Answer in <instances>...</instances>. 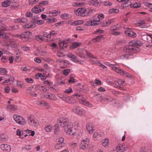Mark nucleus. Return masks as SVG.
<instances>
[{"mask_svg":"<svg viewBox=\"0 0 152 152\" xmlns=\"http://www.w3.org/2000/svg\"><path fill=\"white\" fill-rule=\"evenodd\" d=\"M67 56L70 58H72L73 61L74 62L77 61V57L74 55L72 54H69L67 55Z\"/></svg>","mask_w":152,"mask_h":152,"instance_id":"58836bf2","label":"nucleus"},{"mask_svg":"<svg viewBox=\"0 0 152 152\" xmlns=\"http://www.w3.org/2000/svg\"><path fill=\"white\" fill-rule=\"evenodd\" d=\"M121 28V26L119 24H117L116 26L112 27L110 28V33L113 35L117 36L119 35L120 33L116 31V30H118Z\"/></svg>","mask_w":152,"mask_h":152,"instance_id":"9d476101","label":"nucleus"},{"mask_svg":"<svg viewBox=\"0 0 152 152\" xmlns=\"http://www.w3.org/2000/svg\"><path fill=\"white\" fill-rule=\"evenodd\" d=\"M70 69H65L63 71V73L64 75H67L70 72Z\"/></svg>","mask_w":152,"mask_h":152,"instance_id":"e2e57ef3","label":"nucleus"},{"mask_svg":"<svg viewBox=\"0 0 152 152\" xmlns=\"http://www.w3.org/2000/svg\"><path fill=\"white\" fill-rule=\"evenodd\" d=\"M21 48L24 51H27V50H29L30 49L29 47L25 46H22L21 47Z\"/></svg>","mask_w":152,"mask_h":152,"instance_id":"338daca9","label":"nucleus"},{"mask_svg":"<svg viewBox=\"0 0 152 152\" xmlns=\"http://www.w3.org/2000/svg\"><path fill=\"white\" fill-rule=\"evenodd\" d=\"M124 150V147H123V146L121 145H120L117 147L116 149V150L117 152H123Z\"/></svg>","mask_w":152,"mask_h":152,"instance_id":"e433bc0d","label":"nucleus"},{"mask_svg":"<svg viewBox=\"0 0 152 152\" xmlns=\"http://www.w3.org/2000/svg\"><path fill=\"white\" fill-rule=\"evenodd\" d=\"M73 92V91L72 88L70 87L68 89L66 90L64 92L65 93L67 94H70L72 93Z\"/></svg>","mask_w":152,"mask_h":152,"instance_id":"680f3d73","label":"nucleus"},{"mask_svg":"<svg viewBox=\"0 0 152 152\" xmlns=\"http://www.w3.org/2000/svg\"><path fill=\"white\" fill-rule=\"evenodd\" d=\"M68 41H63L59 43L60 46L62 48H66L68 45L67 42Z\"/></svg>","mask_w":152,"mask_h":152,"instance_id":"2f4dec72","label":"nucleus"},{"mask_svg":"<svg viewBox=\"0 0 152 152\" xmlns=\"http://www.w3.org/2000/svg\"><path fill=\"white\" fill-rule=\"evenodd\" d=\"M0 37H2L4 38V40L6 42V44L4 45H5L8 46L10 45L12 47H13L16 44V42L15 41H10L8 38L7 36V34L5 33H2L1 32H0Z\"/></svg>","mask_w":152,"mask_h":152,"instance_id":"39448f33","label":"nucleus"},{"mask_svg":"<svg viewBox=\"0 0 152 152\" xmlns=\"http://www.w3.org/2000/svg\"><path fill=\"white\" fill-rule=\"evenodd\" d=\"M105 64L108 66H110L111 68L116 72H117V70H118L119 68L118 66H116V65H115V66L114 64H110L108 62H106Z\"/></svg>","mask_w":152,"mask_h":152,"instance_id":"c85d7f7f","label":"nucleus"},{"mask_svg":"<svg viewBox=\"0 0 152 152\" xmlns=\"http://www.w3.org/2000/svg\"><path fill=\"white\" fill-rule=\"evenodd\" d=\"M0 148L4 152H10L11 149L10 145L7 144H2L0 145Z\"/></svg>","mask_w":152,"mask_h":152,"instance_id":"2eb2a0df","label":"nucleus"},{"mask_svg":"<svg viewBox=\"0 0 152 152\" xmlns=\"http://www.w3.org/2000/svg\"><path fill=\"white\" fill-rule=\"evenodd\" d=\"M72 17L71 15L66 13L62 14L60 16V18L62 19H69L71 18Z\"/></svg>","mask_w":152,"mask_h":152,"instance_id":"c756f323","label":"nucleus"},{"mask_svg":"<svg viewBox=\"0 0 152 152\" xmlns=\"http://www.w3.org/2000/svg\"><path fill=\"white\" fill-rule=\"evenodd\" d=\"M66 127L67 128L66 133L69 134H71L72 133L73 124L72 122L69 123L68 124V125Z\"/></svg>","mask_w":152,"mask_h":152,"instance_id":"5701e85b","label":"nucleus"},{"mask_svg":"<svg viewBox=\"0 0 152 152\" xmlns=\"http://www.w3.org/2000/svg\"><path fill=\"white\" fill-rule=\"evenodd\" d=\"M125 33L129 37H134L136 36V33L131 31L129 28L127 29V30L125 31Z\"/></svg>","mask_w":152,"mask_h":152,"instance_id":"6ab92c4d","label":"nucleus"},{"mask_svg":"<svg viewBox=\"0 0 152 152\" xmlns=\"http://www.w3.org/2000/svg\"><path fill=\"white\" fill-rule=\"evenodd\" d=\"M7 69L5 68H0V73L2 75H5L7 73Z\"/></svg>","mask_w":152,"mask_h":152,"instance_id":"c9c22d12","label":"nucleus"},{"mask_svg":"<svg viewBox=\"0 0 152 152\" xmlns=\"http://www.w3.org/2000/svg\"><path fill=\"white\" fill-rule=\"evenodd\" d=\"M117 83L119 85H121L122 86H124L125 85L124 84L125 81L124 80L119 79L118 80Z\"/></svg>","mask_w":152,"mask_h":152,"instance_id":"052dcab7","label":"nucleus"},{"mask_svg":"<svg viewBox=\"0 0 152 152\" xmlns=\"http://www.w3.org/2000/svg\"><path fill=\"white\" fill-rule=\"evenodd\" d=\"M53 126L51 125H49L46 126L45 128V130L47 132H50L52 129Z\"/></svg>","mask_w":152,"mask_h":152,"instance_id":"79ce46f5","label":"nucleus"},{"mask_svg":"<svg viewBox=\"0 0 152 152\" xmlns=\"http://www.w3.org/2000/svg\"><path fill=\"white\" fill-rule=\"evenodd\" d=\"M14 80V79L13 77L10 76L8 79L2 82L1 84L6 85H10L13 83Z\"/></svg>","mask_w":152,"mask_h":152,"instance_id":"dca6fc26","label":"nucleus"},{"mask_svg":"<svg viewBox=\"0 0 152 152\" xmlns=\"http://www.w3.org/2000/svg\"><path fill=\"white\" fill-rule=\"evenodd\" d=\"M27 133L29 134V135H31L33 136L35 135V132L34 131L32 130H30L28 129H27L25 130Z\"/></svg>","mask_w":152,"mask_h":152,"instance_id":"a18cd8bd","label":"nucleus"},{"mask_svg":"<svg viewBox=\"0 0 152 152\" xmlns=\"http://www.w3.org/2000/svg\"><path fill=\"white\" fill-rule=\"evenodd\" d=\"M35 89L36 88H32L29 90V92L32 97H36L37 96L38 92L37 90L36 91Z\"/></svg>","mask_w":152,"mask_h":152,"instance_id":"b1692460","label":"nucleus"},{"mask_svg":"<svg viewBox=\"0 0 152 152\" xmlns=\"http://www.w3.org/2000/svg\"><path fill=\"white\" fill-rule=\"evenodd\" d=\"M118 12V10L116 9H112L109 10V13H116Z\"/></svg>","mask_w":152,"mask_h":152,"instance_id":"603ef678","label":"nucleus"},{"mask_svg":"<svg viewBox=\"0 0 152 152\" xmlns=\"http://www.w3.org/2000/svg\"><path fill=\"white\" fill-rule=\"evenodd\" d=\"M32 35L31 32L29 31L25 32L20 35H17L16 36L20 38L23 41H27L29 39V35L31 36Z\"/></svg>","mask_w":152,"mask_h":152,"instance_id":"6e6552de","label":"nucleus"},{"mask_svg":"<svg viewBox=\"0 0 152 152\" xmlns=\"http://www.w3.org/2000/svg\"><path fill=\"white\" fill-rule=\"evenodd\" d=\"M89 144V140L86 139L83 140L80 145V148L83 150L87 149L88 147Z\"/></svg>","mask_w":152,"mask_h":152,"instance_id":"9b49d317","label":"nucleus"},{"mask_svg":"<svg viewBox=\"0 0 152 152\" xmlns=\"http://www.w3.org/2000/svg\"><path fill=\"white\" fill-rule=\"evenodd\" d=\"M86 10L83 8H80L78 9L75 11L74 12L77 15L82 17L87 16Z\"/></svg>","mask_w":152,"mask_h":152,"instance_id":"1a4fd4ad","label":"nucleus"},{"mask_svg":"<svg viewBox=\"0 0 152 152\" xmlns=\"http://www.w3.org/2000/svg\"><path fill=\"white\" fill-rule=\"evenodd\" d=\"M100 22L99 20L97 21L94 20H91V21L87 22L86 24L88 26H95L97 25Z\"/></svg>","mask_w":152,"mask_h":152,"instance_id":"a878e982","label":"nucleus"},{"mask_svg":"<svg viewBox=\"0 0 152 152\" xmlns=\"http://www.w3.org/2000/svg\"><path fill=\"white\" fill-rule=\"evenodd\" d=\"M129 0H117V1L119 2H125L124 4H125L126 7H128V1Z\"/></svg>","mask_w":152,"mask_h":152,"instance_id":"0e129e2a","label":"nucleus"},{"mask_svg":"<svg viewBox=\"0 0 152 152\" xmlns=\"http://www.w3.org/2000/svg\"><path fill=\"white\" fill-rule=\"evenodd\" d=\"M39 0H29V4L30 5H32L37 3Z\"/></svg>","mask_w":152,"mask_h":152,"instance_id":"6e6d98bb","label":"nucleus"},{"mask_svg":"<svg viewBox=\"0 0 152 152\" xmlns=\"http://www.w3.org/2000/svg\"><path fill=\"white\" fill-rule=\"evenodd\" d=\"M25 132L24 131H22L20 130V129H18L17 130L16 132V134L17 135L19 136H21V135H23L24 133V132Z\"/></svg>","mask_w":152,"mask_h":152,"instance_id":"5fc2aeb1","label":"nucleus"},{"mask_svg":"<svg viewBox=\"0 0 152 152\" xmlns=\"http://www.w3.org/2000/svg\"><path fill=\"white\" fill-rule=\"evenodd\" d=\"M86 127L87 131L90 134L92 133L93 132V131L94 130V127L92 126V124L91 123L87 124Z\"/></svg>","mask_w":152,"mask_h":152,"instance_id":"393cba45","label":"nucleus"},{"mask_svg":"<svg viewBox=\"0 0 152 152\" xmlns=\"http://www.w3.org/2000/svg\"><path fill=\"white\" fill-rule=\"evenodd\" d=\"M63 100L69 104H74L75 102L72 98L67 96H65L63 98Z\"/></svg>","mask_w":152,"mask_h":152,"instance_id":"a211bd4d","label":"nucleus"},{"mask_svg":"<svg viewBox=\"0 0 152 152\" xmlns=\"http://www.w3.org/2000/svg\"><path fill=\"white\" fill-rule=\"evenodd\" d=\"M27 120L29 124L31 126L37 127L39 126V123L37 119H34V117L32 115L29 116L27 118Z\"/></svg>","mask_w":152,"mask_h":152,"instance_id":"0eeeda50","label":"nucleus"},{"mask_svg":"<svg viewBox=\"0 0 152 152\" xmlns=\"http://www.w3.org/2000/svg\"><path fill=\"white\" fill-rule=\"evenodd\" d=\"M7 110L10 111H15L18 109V107L16 105L11 104L7 105Z\"/></svg>","mask_w":152,"mask_h":152,"instance_id":"aec40b11","label":"nucleus"},{"mask_svg":"<svg viewBox=\"0 0 152 152\" xmlns=\"http://www.w3.org/2000/svg\"><path fill=\"white\" fill-rule=\"evenodd\" d=\"M111 21L108 20L107 21H104L102 23V25L103 27H105L110 24L111 23Z\"/></svg>","mask_w":152,"mask_h":152,"instance_id":"ea45409f","label":"nucleus"},{"mask_svg":"<svg viewBox=\"0 0 152 152\" xmlns=\"http://www.w3.org/2000/svg\"><path fill=\"white\" fill-rule=\"evenodd\" d=\"M15 22L19 23L20 24L23 26L24 28H33L36 26V25L34 23H29L26 24L27 22V20H15ZM34 23H36L39 25H41L43 24L44 21L42 20H34L33 21Z\"/></svg>","mask_w":152,"mask_h":152,"instance_id":"f03ea898","label":"nucleus"},{"mask_svg":"<svg viewBox=\"0 0 152 152\" xmlns=\"http://www.w3.org/2000/svg\"><path fill=\"white\" fill-rule=\"evenodd\" d=\"M136 24L137 26H139L142 28H144L146 26V24L142 20H139Z\"/></svg>","mask_w":152,"mask_h":152,"instance_id":"cd10ccee","label":"nucleus"},{"mask_svg":"<svg viewBox=\"0 0 152 152\" xmlns=\"http://www.w3.org/2000/svg\"><path fill=\"white\" fill-rule=\"evenodd\" d=\"M13 118L15 122L19 125H23L26 124L25 119L20 115L15 114L13 115Z\"/></svg>","mask_w":152,"mask_h":152,"instance_id":"423d86ee","label":"nucleus"},{"mask_svg":"<svg viewBox=\"0 0 152 152\" xmlns=\"http://www.w3.org/2000/svg\"><path fill=\"white\" fill-rule=\"evenodd\" d=\"M109 142V139L108 138H106L105 140H103L102 141V144L104 147H106L108 145Z\"/></svg>","mask_w":152,"mask_h":152,"instance_id":"49530a36","label":"nucleus"},{"mask_svg":"<svg viewBox=\"0 0 152 152\" xmlns=\"http://www.w3.org/2000/svg\"><path fill=\"white\" fill-rule=\"evenodd\" d=\"M72 96H76V97L80 100V102L82 104L87 106L89 107H93V105L89 103L86 99V97L83 95H80L78 93L74 94Z\"/></svg>","mask_w":152,"mask_h":152,"instance_id":"7ed1b4c3","label":"nucleus"},{"mask_svg":"<svg viewBox=\"0 0 152 152\" xmlns=\"http://www.w3.org/2000/svg\"><path fill=\"white\" fill-rule=\"evenodd\" d=\"M96 1L91 0L89 1V4L90 5L92 6H97L98 3L96 2Z\"/></svg>","mask_w":152,"mask_h":152,"instance_id":"8fccbe9b","label":"nucleus"},{"mask_svg":"<svg viewBox=\"0 0 152 152\" xmlns=\"http://www.w3.org/2000/svg\"><path fill=\"white\" fill-rule=\"evenodd\" d=\"M85 51L87 55L88 56L95 59H97V57H94V56L91 53L88 52L87 50H85Z\"/></svg>","mask_w":152,"mask_h":152,"instance_id":"4d7b16f0","label":"nucleus"},{"mask_svg":"<svg viewBox=\"0 0 152 152\" xmlns=\"http://www.w3.org/2000/svg\"><path fill=\"white\" fill-rule=\"evenodd\" d=\"M10 90V88L9 86H6L4 88V92L6 93H8Z\"/></svg>","mask_w":152,"mask_h":152,"instance_id":"69168bd1","label":"nucleus"},{"mask_svg":"<svg viewBox=\"0 0 152 152\" xmlns=\"http://www.w3.org/2000/svg\"><path fill=\"white\" fill-rule=\"evenodd\" d=\"M73 111L75 113L80 115H84L86 113V111L78 107L74 108L73 110Z\"/></svg>","mask_w":152,"mask_h":152,"instance_id":"4468645a","label":"nucleus"},{"mask_svg":"<svg viewBox=\"0 0 152 152\" xmlns=\"http://www.w3.org/2000/svg\"><path fill=\"white\" fill-rule=\"evenodd\" d=\"M81 45V43L78 42H74L72 43V48L75 49L77 48L80 45Z\"/></svg>","mask_w":152,"mask_h":152,"instance_id":"c03bdc74","label":"nucleus"},{"mask_svg":"<svg viewBox=\"0 0 152 152\" xmlns=\"http://www.w3.org/2000/svg\"><path fill=\"white\" fill-rule=\"evenodd\" d=\"M65 23L69 24V21H68V22H66L65 21H62L59 22L56 24V26H60V25H63V24Z\"/></svg>","mask_w":152,"mask_h":152,"instance_id":"09e8293b","label":"nucleus"},{"mask_svg":"<svg viewBox=\"0 0 152 152\" xmlns=\"http://www.w3.org/2000/svg\"><path fill=\"white\" fill-rule=\"evenodd\" d=\"M103 36L102 35L98 36L96 38L94 39V41L96 42H99L103 39Z\"/></svg>","mask_w":152,"mask_h":152,"instance_id":"37998d69","label":"nucleus"},{"mask_svg":"<svg viewBox=\"0 0 152 152\" xmlns=\"http://www.w3.org/2000/svg\"><path fill=\"white\" fill-rule=\"evenodd\" d=\"M44 8L40 5H36L34 8L32 9V12L35 13H39L44 10Z\"/></svg>","mask_w":152,"mask_h":152,"instance_id":"ddd939ff","label":"nucleus"},{"mask_svg":"<svg viewBox=\"0 0 152 152\" xmlns=\"http://www.w3.org/2000/svg\"><path fill=\"white\" fill-rule=\"evenodd\" d=\"M7 30H8V27H7V26L4 25H3L0 29V31H7ZM0 32H1L2 33H3L1 31H0Z\"/></svg>","mask_w":152,"mask_h":152,"instance_id":"864d4df0","label":"nucleus"},{"mask_svg":"<svg viewBox=\"0 0 152 152\" xmlns=\"http://www.w3.org/2000/svg\"><path fill=\"white\" fill-rule=\"evenodd\" d=\"M25 80L28 83H32L34 82V80L30 78H27L25 79Z\"/></svg>","mask_w":152,"mask_h":152,"instance_id":"13d9d810","label":"nucleus"},{"mask_svg":"<svg viewBox=\"0 0 152 152\" xmlns=\"http://www.w3.org/2000/svg\"><path fill=\"white\" fill-rule=\"evenodd\" d=\"M14 0H6L2 2V5L4 7H6L9 6L11 4H12L14 2Z\"/></svg>","mask_w":152,"mask_h":152,"instance_id":"4be33fe9","label":"nucleus"},{"mask_svg":"<svg viewBox=\"0 0 152 152\" xmlns=\"http://www.w3.org/2000/svg\"><path fill=\"white\" fill-rule=\"evenodd\" d=\"M140 4L139 2H136L134 4H131L130 7L133 8H138L140 7Z\"/></svg>","mask_w":152,"mask_h":152,"instance_id":"a19ab883","label":"nucleus"},{"mask_svg":"<svg viewBox=\"0 0 152 152\" xmlns=\"http://www.w3.org/2000/svg\"><path fill=\"white\" fill-rule=\"evenodd\" d=\"M145 40L148 42L151 41V35H146L144 37Z\"/></svg>","mask_w":152,"mask_h":152,"instance_id":"3c124183","label":"nucleus"},{"mask_svg":"<svg viewBox=\"0 0 152 152\" xmlns=\"http://www.w3.org/2000/svg\"><path fill=\"white\" fill-rule=\"evenodd\" d=\"M32 146L30 145H25L23 146L22 147V149H25L27 151L31 150L32 149Z\"/></svg>","mask_w":152,"mask_h":152,"instance_id":"de8ad7c7","label":"nucleus"},{"mask_svg":"<svg viewBox=\"0 0 152 152\" xmlns=\"http://www.w3.org/2000/svg\"><path fill=\"white\" fill-rule=\"evenodd\" d=\"M50 93L47 92V91H43L42 93H40V96L41 98L48 99Z\"/></svg>","mask_w":152,"mask_h":152,"instance_id":"7c9ffc66","label":"nucleus"},{"mask_svg":"<svg viewBox=\"0 0 152 152\" xmlns=\"http://www.w3.org/2000/svg\"><path fill=\"white\" fill-rule=\"evenodd\" d=\"M95 82L94 83L92 82V83L91 84V85L92 86H95V84H96L97 85L100 86L101 85V81L97 79H96L95 80Z\"/></svg>","mask_w":152,"mask_h":152,"instance_id":"4c0bfd02","label":"nucleus"},{"mask_svg":"<svg viewBox=\"0 0 152 152\" xmlns=\"http://www.w3.org/2000/svg\"><path fill=\"white\" fill-rule=\"evenodd\" d=\"M113 99H111L110 98H107L106 97H103L102 99V100H101V101L102 102V101H108L109 102L112 101Z\"/></svg>","mask_w":152,"mask_h":152,"instance_id":"bf43d9fd","label":"nucleus"},{"mask_svg":"<svg viewBox=\"0 0 152 152\" xmlns=\"http://www.w3.org/2000/svg\"><path fill=\"white\" fill-rule=\"evenodd\" d=\"M48 96V99H50L53 101L56 100L57 99L56 96L54 94L50 93Z\"/></svg>","mask_w":152,"mask_h":152,"instance_id":"72a5a7b5","label":"nucleus"},{"mask_svg":"<svg viewBox=\"0 0 152 152\" xmlns=\"http://www.w3.org/2000/svg\"><path fill=\"white\" fill-rule=\"evenodd\" d=\"M86 4L84 2H77L74 3L73 4V6L76 7H82L85 6Z\"/></svg>","mask_w":152,"mask_h":152,"instance_id":"473e14b6","label":"nucleus"},{"mask_svg":"<svg viewBox=\"0 0 152 152\" xmlns=\"http://www.w3.org/2000/svg\"><path fill=\"white\" fill-rule=\"evenodd\" d=\"M65 145V143H57L55 146V148L57 150L61 148Z\"/></svg>","mask_w":152,"mask_h":152,"instance_id":"f704fd0d","label":"nucleus"},{"mask_svg":"<svg viewBox=\"0 0 152 152\" xmlns=\"http://www.w3.org/2000/svg\"><path fill=\"white\" fill-rule=\"evenodd\" d=\"M37 104L38 105H41V106L46 107V108H48L49 107V105L48 104L44 101H42L41 102L38 101Z\"/></svg>","mask_w":152,"mask_h":152,"instance_id":"bb28decb","label":"nucleus"},{"mask_svg":"<svg viewBox=\"0 0 152 152\" xmlns=\"http://www.w3.org/2000/svg\"><path fill=\"white\" fill-rule=\"evenodd\" d=\"M35 88L37 91H40L39 94L42 93L43 91H47V89L46 87L42 85H37L35 87Z\"/></svg>","mask_w":152,"mask_h":152,"instance_id":"f3484780","label":"nucleus"},{"mask_svg":"<svg viewBox=\"0 0 152 152\" xmlns=\"http://www.w3.org/2000/svg\"><path fill=\"white\" fill-rule=\"evenodd\" d=\"M71 122L69 121L68 118L65 116L60 117L57 121L58 124L61 127L65 128L68 125V124Z\"/></svg>","mask_w":152,"mask_h":152,"instance_id":"20e7f679","label":"nucleus"},{"mask_svg":"<svg viewBox=\"0 0 152 152\" xmlns=\"http://www.w3.org/2000/svg\"><path fill=\"white\" fill-rule=\"evenodd\" d=\"M117 72L120 73L121 75L128 77L129 78L134 79V77L132 75L126 72H125L123 70L120 68H119L118 70H117Z\"/></svg>","mask_w":152,"mask_h":152,"instance_id":"f8f14e48","label":"nucleus"},{"mask_svg":"<svg viewBox=\"0 0 152 152\" xmlns=\"http://www.w3.org/2000/svg\"><path fill=\"white\" fill-rule=\"evenodd\" d=\"M142 44L139 41L133 40L129 42V46H126L124 48V50L126 53H129L121 55V58L124 59H129L134 58L132 53H136L140 50L139 48Z\"/></svg>","mask_w":152,"mask_h":152,"instance_id":"f257e3e1","label":"nucleus"},{"mask_svg":"<svg viewBox=\"0 0 152 152\" xmlns=\"http://www.w3.org/2000/svg\"><path fill=\"white\" fill-rule=\"evenodd\" d=\"M61 11L59 10H54L52 12H47V14H49L48 16L50 17L55 16L58 15V14H60Z\"/></svg>","mask_w":152,"mask_h":152,"instance_id":"412c9836","label":"nucleus"},{"mask_svg":"<svg viewBox=\"0 0 152 152\" xmlns=\"http://www.w3.org/2000/svg\"><path fill=\"white\" fill-rule=\"evenodd\" d=\"M57 143H64V139L62 137H60L58 139Z\"/></svg>","mask_w":152,"mask_h":152,"instance_id":"774afa93","label":"nucleus"}]
</instances>
